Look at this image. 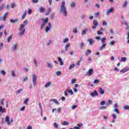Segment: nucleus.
I'll use <instances>...</instances> for the list:
<instances>
[{"mask_svg": "<svg viewBox=\"0 0 129 129\" xmlns=\"http://www.w3.org/2000/svg\"><path fill=\"white\" fill-rule=\"evenodd\" d=\"M88 31V29L86 28L82 32V35H85L86 32Z\"/></svg>", "mask_w": 129, "mask_h": 129, "instance_id": "obj_22", "label": "nucleus"}, {"mask_svg": "<svg viewBox=\"0 0 129 129\" xmlns=\"http://www.w3.org/2000/svg\"><path fill=\"white\" fill-rule=\"evenodd\" d=\"M32 2L33 4H37V3H39V0H32Z\"/></svg>", "mask_w": 129, "mask_h": 129, "instance_id": "obj_42", "label": "nucleus"}, {"mask_svg": "<svg viewBox=\"0 0 129 129\" xmlns=\"http://www.w3.org/2000/svg\"><path fill=\"white\" fill-rule=\"evenodd\" d=\"M1 21H4V22H5L7 20V17L3 16V17H1Z\"/></svg>", "mask_w": 129, "mask_h": 129, "instance_id": "obj_28", "label": "nucleus"}, {"mask_svg": "<svg viewBox=\"0 0 129 129\" xmlns=\"http://www.w3.org/2000/svg\"><path fill=\"white\" fill-rule=\"evenodd\" d=\"M0 112H1V113L6 112V108H3V106H0Z\"/></svg>", "mask_w": 129, "mask_h": 129, "instance_id": "obj_13", "label": "nucleus"}, {"mask_svg": "<svg viewBox=\"0 0 129 129\" xmlns=\"http://www.w3.org/2000/svg\"><path fill=\"white\" fill-rule=\"evenodd\" d=\"M4 101H5V99L1 100V104L2 105H3Z\"/></svg>", "mask_w": 129, "mask_h": 129, "instance_id": "obj_61", "label": "nucleus"}, {"mask_svg": "<svg viewBox=\"0 0 129 129\" xmlns=\"http://www.w3.org/2000/svg\"><path fill=\"white\" fill-rule=\"evenodd\" d=\"M1 74H2V75H3V76L6 75V72H5V71H2Z\"/></svg>", "mask_w": 129, "mask_h": 129, "instance_id": "obj_57", "label": "nucleus"}, {"mask_svg": "<svg viewBox=\"0 0 129 129\" xmlns=\"http://www.w3.org/2000/svg\"><path fill=\"white\" fill-rule=\"evenodd\" d=\"M41 20L43 21V23L41 25V30H43L49 22V18H46L45 20L44 18H42Z\"/></svg>", "mask_w": 129, "mask_h": 129, "instance_id": "obj_3", "label": "nucleus"}, {"mask_svg": "<svg viewBox=\"0 0 129 129\" xmlns=\"http://www.w3.org/2000/svg\"><path fill=\"white\" fill-rule=\"evenodd\" d=\"M64 95L66 96H68V90H67L64 91Z\"/></svg>", "mask_w": 129, "mask_h": 129, "instance_id": "obj_49", "label": "nucleus"}, {"mask_svg": "<svg viewBox=\"0 0 129 129\" xmlns=\"http://www.w3.org/2000/svg\"><path fill=\"white\" fill-rule=\"evenodd\" d=\"M73 33H75V34L77 33V32H78L77 28L74 29L73 30Z\"/></svg>", "mask_w": 129, "mask_h": 129, "instance_id": "obj_45", "label": "nucleus"}, {"mask_svg": "<svg viewBox=\"0 0 129 129\" xmlns=\"http://www.w3.org/2000/svg\"><path fill=\"white\" fill-rule=\"evenodd\" d=\"M68 92H69V93H70L71 94V95H73V91L72 90V89H70V87H69V89H68Z\"/></svg>", "mask_w": 129, "mask_h": 129, "instance_id": "obj_20", "label": "nucleus"}, {"mask_svg": "<svg viewBox=\"0 0 129 129\" xmlns=\"http://www.w3.org/2000/svg\"><path fill=\"white\" fill-rule=\"evenodd\" d=\"M54 127H58V126H59V125H58V124H57V123H54Z\"/></svg>", "mask_w": 129, "mask_h": 129, "instance_id": "obj_63", "label": "nucleus"}, {"mask_svg": "<svg viewBox=\"0 0 129 129\" xmlns=\"http://www.w3.org/2000/svg\"><path fill=\"white\" fill-rule=\"evenodd\" d=\"M60 12H62L63 16H67V11H66V8H65V1H63L61 3Z\"/></svg>", "mask_w": 129, "mask_h": 129, "instance_id": "obj_2", "label": "nucleus"}, {"mask_svg": "<svg viewBox=\"0 0 129 129\" xmlns=\"http://www.w3.org/2000/svg\"><path fill=\"white\" fill-rule=\"evenodd\" d=\"M47 67H48L49 68H52V64H51V63H47Z\"/></svg>", "mask_w": 129, "mask_h": 129, "instance_id": "obj_56", "label": "nucleus"}, {"mask_svg": "<svg viewBox=\"0 0 129 129\" xmlns=\"http://www.w3.org/2000/svg\"><path fill=\"white\" fill-rule=\"evenodd\" d=\"M51 84H52V83H51V82H47L45 85V88H48V87H49V86H51Z\"/></svg>", "mask_w": 129, "mask_h": 129, "instance_id": "obj_17", "label": "nucleus"}, {"mask_svg": "<svg viewBox=\"0 0 129 129\" xmlns=\"http://www.w3.org/2000/svg\"><path fill=\"white\" fill-rule=\"evenodd\" d=\"M31 13H32V10L29 9L27 12L28 15H31Z\"/></svg>", "mask_w": 129, "mask_h": 129, "instance_id": "obj_55", "label": "nucleus"}, {"mask_svg": "<svg viewBox=\"0 0 129 129\" xmlns=\"http://www.w3.org/2000/svg\"><path fill=\"white\" fill-rule=\"evenodd\" d=\"M91 95L92 97L98 96V93L97 92L96 90H94V92L91 93Z\"/></svg>", "mask_w": 129, "mask_h": 129, "instance_id": "obj_8", "label": "nucleus"}, {"mask_svg": "<svg viewBox=\"0 0 129 129\" xmlns=\"http://www.w3.org/2000/svg\"><path fill=\"white\" fill-rule=\"evenodd\" d=\"M44 11H45V8L44 7H40L39 8V12L42 13H44Z\"/></svg>", "mask_w": 129, "mask_h": 129, "instance_id": "obj_21", "label": "nucleus"}, {"mask_svg": "<svg viewBox=\"0 0 129 129\" xmlns=\"http://www.w3.org/2000/svg\"><path fill=\"white\" fill-rule=\"evenodd\" d=\"M11 75L12 76H13V77H15V76H16V75H15V72L14 71H12L11 72Z\"/></svg>", "mask_w": 129, "mask_h": 129, "instance_id": "obj_51", "label": "nucleus"}, {"mask_svg": "<svg viewBox=\"0 0 129 129\" xmlns=\"http://www.w3.org/2000/svg\"><path fill=\"white\" fill-rule=\"evenodd\" d=\"M77 81L76 79H73L72 80V84H74V83H76Z\"/></svg>", "mask_w": 129, "mask_h": 129, "instance_id": "obj_39", "label": "nucleus"}, {"mask_svg": "<svg viewBox=\"0 0 129 129\" xmlns=\"http://www.w3.org/2000/svg\"><path fill=\"white\" fill-rule=\"evenodd\" d=\"M5 121L7 122L8 124H11V121L10 120V117L9 116H6Z\"/></svg>", "mask_w": 129, "mask_h": 129, "instance_id": "obj_9", "label": "nucleus"}, {"mask_svg": "<svg viewBox=\"0 0 129 129\" xmlns=\"http://www.w3.org/2000/svg\"><path fill=\"white\" fill-rule=\"evenodd\" d=\"M112 116L113 117L114 119H115V118H117L116 115L115 114H112Z\"/></svg>", "mask_w": 129, "mask_h": 129, "instance_id": "obj_52", "label": "nucleus"}, {"mask_svg": "<svg viewBox=\"0 0 129 129\" xmlns=\"http://www.w3.org/2000/svg\"><path fill=\"white\" fill-rule=\"evenodd\" d=\"M58 59L60 62V65H61V66L64 65V62H63L62 58H61V57H58Z\"/></svg>", "mask_w": 129, "mask_h": 129, "instance_id": "obj_18", "label": "nucleus"}, {"mask_svg": "<svg viewBox=\"0 0 129 129\" xmlns=\"http://www.w3.org/2000/svg\"><path fill=\"white\" fill-rule=\"evenodd\" d=\"M101 105H104L105 104V101H102L100 103Z\"/></svg>", "mask_w": 129, "mask_h": 129, "instance_id": "obj_53", "label": "nucleus"}, {"mask_svg": "<svg viewBox=\"0 0 129 129\" xmlns=\"http://www.w3.org/2000/svg\"><path fill=\"white\" fill-rule=\"evenodd\" d=\"M106 40V38L105 37H103L101 39V43L102 44H106L105 41Z\"/></svg>", "mask_w": 129, "mask_h": 129, "instance_id": "obj_16", "label": "nucleus"}, {"mask_svg": "<svg viewBox=\"0 0 129 129\" xmlns=\"http://www.w3.org/2000/svg\"><path fill=\"white\" fill-rule=\"evenodd\" d=\"M17 46H18V43H16V44L14 45V49L15 50H17Z\"/></svg>", "mask_w": 129, "mask_h": 129, "instance_id": "obj_58", "label": "nucleus"}, {"mask_svg": "<svg viewBox=\"0 0 129 129\" xmlns=\"http://www.w3.org/2000/svg\"><path fill=\"white\" fill-rule=\"evenodd\" d=\"M38 105H39V106L40 109V110H41V109H42V104H41V102L39 103Z\"/></svg>", "mask_w": 129, "mask_h": 129, "instance_id": "obj_60", "label": "nucleus"}, {"mask_svg": "<svg viewBox=\"0 0 129 129\" xmlns=\"http://www.w3.org/2000/svg\"><path fill=\"white\" fill-rule=\"evenodd\" d=\"M51 13V9L50 8H48L47 12L45 13V16H48Z\"/></svg>", "mask_w": 129, "mask_h": 129, "instance_id": "obj_25", "label": "nucleus"}, {"mask_svg": "<svg viewBox=\"0 0 129 129\" xmlns=\"http://www.w3.org/2000/svg\"><path fill=\"white\" fill-rule=\"evenodd\" d=\"M97 33L98 34V35H103V33H102V32L100 31H98L97 32Z\"/></svg>", "mask_w": 129, "mask_h": 129, "instance_id": "obj_50", "label": "nucleus"}, {"mask_svg": "<svg viewBox=\"0 0 129 129\" xmlns=\"http://www.w3.org/2000/svg\"><path fill=\"white\" fill-rule=\"evenodd\" d=\"M95 39L96 40H98V41H100V40H101V38H100V37L99 36H97L95 37Z\"/></svg>", "mask_w": 129, "mask_h": 129, "instance_id": "obj_54", "label": "nucleus"}, {"mask_svg": "<svg viewBox=\"0 0 129 129\" xmlns=\"http://www.w3.org/2000/svg\"><path fill=\"white\" fill-rule=\"evenodd\" d=\"M114 111H115V112H116L117 114H119V111H118V110L117 108H115L114 109Z\"/></svg>", "mask_w": 129, "mask_h": 129, "instance_id": "obj_43", "label": "nucleus"}, {"mask_svg": "<svg viewBox=\"0 0 129 129\" xmlns=\"http://www.w3.org/2000/svg\"><path fill=\"white\" fill-rule=\"evenodd\" d=\"M32 126H28L27 128V129H32Z\"/></svg>", "mask_w": 129, "mask_h": 129, "instance_id": "obj_64", "label": "nucleus"}, {"mask_svg": "<svg viewBox=\"0 0 129 129\" xmlns=\"http://www.w3.org/2000/svg\"><path fill=\"white\" fill-rule=\"evenodd\" d=\"M4 8H5V4H2L0 6V11H3V10H4Z\"/></svg>", "mask_w": 129, "mask_h": 129, "instance_id": "obj_32", "label": "nucleus"}, {"mask_svg": "<svg viewBox=\"0 0 129 129\" xmlns=\"http://www.w3.org/2000/svg\"><path fill=\"white\" fill-rule=\"evenodd\" d=\"M32 80L33 84H34L35 86L37 85V77H36V75H32Z\"/></svg>", "mask_w": 129, "mask_h": 129, "instance_id": "obj_6", "label": "nucleus"}, {"mask_svg": "<svg viewBox=\"0 0 129 129\" xmlns=\"http://www.w3.org/2000/svg\"><path fill=\"white\" fill-rule=\"evenodd\" d=\"M23 90H24L23 89H20V90H18L17 91V94H20V93H21V92L22 91H23Z\"/></svg>", "mask_w": 129, "mask_h": 129, "instance_id": "obj_37", "label": "nucleus"}, {"mask_svg": "<svg viewBox=\"0 0 129 129\" xmlns=\"http://www.w3.org/2000/svg\"><path fill=\"white\" fill-rule=\"evenodd\" d=\"M29 98L26 99L24 101V103L25 104H28V101H29Z\"/></svg>", "mask_w": 129, "mask_h": 129, "instance_id": "obj_38", "label": "nucleus"}, {"mask_svg": "<svg viewBox=\"0 0 129 129\" xmlns=\"http://www.w3.org/2000/svg\"><path fill=\"white\" fill-rule=\"evenodd\" d=\"M11 23H13V24H15V23H18L19 22V19H16L14 20V19L10 20Z\"/></svg>", "mask_w": 129, "mask_h": 129, "instance_id": "obj_19", "label": "nucleus"}, {"mask_svg": "<svg viewBox=\"0 0 129 129\" xmlns=\"http://www.w3.org/2000/svg\"><path fill=\"white\" fill-rule=\"evenodd\" d=\"M81 62H82V59H81L79 61H78L77 63V65H78V66H80V63H81Z\"/></svg>", "mask_w": 129, "mask_h": 129, "instance_id": "obj_44", "label": "nucleus"}, {"mask_svg": "<svg viewBox=\"0 0 129 129\" xmlns=\"http://www.w3.org/2000/svg\"><path fill=\"white\" fill-rule=\"evenodd\" d=\"M126 61V57H121V62H125Z\"/></svg>", "mask_w": 129, "mask_h": 129, "instance_id": "obj_33", "label": "nucleus"}, {"mask_svg": "<svg viewBox=\"0 0 129 129\" xmlns=\"http://www.w3.org/2000/svg\"><path fill=\"white\" fill-rule=\"evenodd\" d=\"M15 6H16L15 3H12V4H11L12 9H14V8H15Z\"/></svg>", "mask_w": 129, "mask_h": 129, "instance_id": "obj_47", "label": "nucleus"}, {"mask_svg": "<svg viewBox=\"0 0 129 129\" xmlns=\"http://www.w3.org/2000/svg\"><path fill=\"white\" fill-rule=\"evenodd\" d=\"M71 7V8H74V7H75V3L74 2L72 3Z\"/></svg>", "mask_w": 129, "mask_h": 129, "instance_id": "obj_46", "label": "nucleus"}, {"mask_svg": "<svg viewBox=\"0 0 129 129\" xmlns=\"http://www.w3.org/2000/svg\"><path fill=\"white\" fill-rule=\"evenodd\" d=\"M27 16V12H24L23 13V14L22 15V20H25V18H26V16Z\"/></svg>", "mask_w": 129, "mask_h": 129, "instance_id": "obj_23", "label": "nucleus"}, {"mask_svg": "<svg viewBox=\"0 0 129 129\" xmlns=\"http://www.w3.org/2000/svg\"><path fill=\"white\" fill-rule=\"evenodd\" d=\"M51 28H52V24L51 23H48V26H47L45 29L46 33H48L50 30H51Z\"/></svg>", "mask_w": 129, "mask_h": 129, "instance_id": "obj_5", "label": "nucleus"}, {"mask_svg": "<svg viewBox=\"0 0 129 129\" xmlns=\"http://www.w3.org/2000/svg\"><path fill=\"white\" fill-rule=\"evenodd\" d=\"M28 23H29V21H28V20H26L24 22V24L21 25V27L19 28V31H20L19 35L20 36H23V35L25 34V32H26V29H24V28L26 27L27 25H28Z\"/></svg>", "mask_w": 129, "mask_h": 129, "instance_id": "obj_1", "label": "nucleus"}, {"mask_svg": "<svg viewBox=\"0 0 129 129\" xmlns=\"http://www.w3.org/2000/svg\"><path fill=\"white\" fill-rule=\"evenodd\" d=\"M62 124V125H68V124H69V123L66 121H64Z\"/></svg>", "mask_w": 129, "mask_h": 129, "instance_id": "obj_30", "label": "nucleus"}, {"mask_svg": "<svg viewBox=\"0 0 129 129\" xmlns=\"http://www.w3.org/2000/svg\"><path fill=\"white\" fill-rule=\"evenodd\" d=\"M69 41V39H68V38H65V39L63 40V43H67Z\"/></svg>", "mask_w": 129, "mask_h": 129, "instance_id": "obj_40", "label": "nucleus"}, {"mask_svg": "<svg viewBox=\"0 0 129 129\" xmlns=\"http://www.w3.org/2000/svg\"><path fill=\"white\" fill-rule=\"evenodd\" d=\"M94 83L95 84H98L99 83V80H97V79H95L94 81Z\"/></svg>", "mask_w": 129, "mask_h": 129, "instance_id": "obj_36", "label": "nucleus"}, {"mask_svg": "<svg viewBox=\"0 0 129 129\" xmlns=\"http://www.w3.org/2000/svg\"><path fill=\"white\" fill-rule=\"evenodd\" d=\"M13 39V34L10 35L9 37L7 38V42L8 43H10L11 40Z\"/></svg>", "mask_w": 129, "mask_h": 129, "instance_id": "obj_14", "label": "nucleus"}, {"mask_svg": "<svg viewBox=\"0 0 129 129\" xmlns=\"http://www.w3.org/2000/svg\"><path fill=\"white\" fill-rule=\"evenodd\" d=\"M93 24H94V26L92 27V29H93V30H95L97 26H98V22L97 21V20L94 19Z\"/></svg>", "mask_w": 129, "mask_h": 129, "instance_id": "obj_4", "label": "nucleus"}, {"mask_svg": "<svg viewBox=\"0 0 129 129\" xmlns=\"http://www.w3.org/2000/svg\"><path fill=\"white\" fill-rule=\"evenodd\" d=\"M28 81V76H26L25 78H23V82Z\"/></svg>", "mask_w": 129, "mask_h": 129, "instance_id": "obj_31", "label": "nucleus"}, {"mask_svg": "<svg viewBox=\"0 0 129 129\" xmlns=\"http://www.w3.org/2000/svg\"><path fill=\"white\" fill-rule=\"evenodd\" d=\"M88 42H89L90 45H92V43H93V40H92V39H89L88 40Z\"/></svg>", "mask_w": 129, "mask_h": 129, "instance_id": "obj_27", "label": "nucleus"}, {"mask_svg": "<svg viewBox=\"0 0 129 129\" xmlns=\"http://www.w3.org/2000/svg\"><path fill=\"white\" fill-rule=\"evenodd\" d=\"M83 125V124H78V126L74 127L75 129H80L81 128V126Z\"/></svg>", "mask_w": 129, "mask_h": 129, "instance_id": "obj_15", "label": "nucleus"}, {"mask_svg": "<svg viewBox=\"0 0 129 129\" xmlns=\"http://www.w3.org/2000/svg\"><path fill=\"white\" fill-rule=\"evenodd\" d=\"M112 12H113V8L111 7V8H110V9H108L106 11V15H108L109 14H110V13H112Z\"/></svg>", "mask_w": 129, "mask_h": 129, "instance_id": "obj_7", "label": "nucleus"}, {"mask_svg": "<svg viewBox=\"0 0 129 129\" xmlns=\"http://www.w3.org/2000/svg\"><path fill=\"white\" fill-rule=\"evenodd\" d=\"M99 92L100 94H101V95H103V94H104V93L105 92V90L102 88H100L99 90Z\"/></svg>", "mask_w": 129, "mask_h": 129, "instance_id": "obj_10", "label": "nucleus"}, {"mask_svg": "<svg viewBox=\"0 0 129 129\" xmlns=\"http://www.w3.org/2000/svg\"><path fill=\"white\" fill-rule=\"evenodd\" d=\"M74 67H75V64H71L69 68V70H71V69H72L73 68H74Z\"/></svg>", "mask_w": 129, "mask_h": 129, "instance_id": "obj_24", "label": "nucleus"}, {"mask_svg": "<svg viewBox=\"0 0 129 129\" xmlns=\"http://www.w3.org/2000/svg\"><path fill=\"white\" fill-rule=\"evenodd\" d=\"M126 6H127V2L125 1V2L123 4V8H125V7H126Z\"/></svg>", "mask_w": 129, "mask_h": 129, "instance_id": "obj_34", "label": "nucleus"}, {"mask_svg": "<svg viewBox=\"0 0 129 129\" xmlns=\"http://www.w3.org/2000/svg\"><path fill=\"white\" fill-rule=\"evenodd\" d=\"M124 109H125V110H128V109H129V106L125 105V106L124 107Z\"/></svg>", "mask_w": 129, "mask_h": 129, "instance_id": "obj_48", "label": "nucleus"}, {"mask_svg": "<svg viewBox=\"0 0 129 129\" xmlns=\"http://www.w3.org/2000/svg\"><path fill=\"white\" fill-rule=\"evenodd\" d=\"M77 107V105H73L72 106V109H75Z\"/></svg>", "mask_w": 129, "mask_h": 129, "instance_id": "obj_59", "label": "nucleus"}, {"mask_svg": "<svg viewBox=\"0 0 129 129\" xmlns=\"http://www.w3.org/2000/svg\"><path fill=\"white\" fill-rule=\"evenodd\" d=\"M128 69L126 68H124L123 69L121 70L120 71V73H125V72H127L128 71Z\"/></svg>", "mask_w": 129, "mask_h": 129, "instance_id": "obj_11", "label": "nucleus"}, {"mask_svg": "<svg viewBox=\"0 0 129 129\" xmlns=\"http://www.w3.org/2000/svg\"><path fill=\"white\" fill-rule=\"evenodd\" d=\"M52 101H53V102H54V103H55V104H59V102H58V100L53 99L52 100Z\"/></svg>", "mask_w": 129, "mask_h": 129, "instance_id": "obj_29", "label": "nucleus"}, {"mask_svg": "<svg viewBox=\"0 0 129 129\" xmlns=\"http://www.w3.org/2000/svg\"><path fill=\"white\" fill-rule=\"evenodd\" d=\"M93 73V70L90 69L89 70L88 72L87 73V75H88V76H91V75L92 74V73Z\"/></svg>", "mask_w": 129, "mask_h": 129, "instance_id": "obj_12", "label": "nucleus"}, {"mask_svg": "<svg viewBox=\"0 0 129 129\" xmlns=\"http://www.w3.org/2000/svg\"><path fill=\"white\" fill-rule=\"evenodd\" d=\"M55 75H56L57 76H60V75H61V72L60 71L56 72L55 73Z\"/></svg>", "mask_w": 129, "mask_h": 129, "instance_id": "obj_35", "label": "nucleus"}, {"mask_svg": "<svg viewBox=\"0 0 129 129\" xmlns=\"http://www.w3.org/2000/svg\"><path fill=\"white\" fill-rule=\"evenodd\" d=\"M91 53V50L90 49H88L86 53V56H88V55H89V54H90Z\"/></svg>", "mask_w": 129, "mask_h": 129, "instance_id": "obj_26", "label": "nucleus"}, {"mask_svg": "<svg viewBox=\"0 0 129 129\" xmlns=\"http://www.w3.org/2000/svg\"><path fill=\"white\" fill-rule=\"evenodd\" d=\"M34 64L37 67L38 66V62L37 61V59H34Z\"/></svg>", "mask_w": 129, "mask_h": 129, "instance_id": "obj_41", "label": "nucleus"}, {"mask_svg": "<svg viewBox=\"0 0 129 129\" xmlns=\"http://www.w3.org/2000/svg\"><path fill=\"white\" fill-rule=\"evenodd\" d=\"M103 26H107V23L106 22H103Z\"/></svg>", "mask_w": 129, "mask_h": 129, "instance_id": "obj_62", "label": "nucleus"}]
</instances>
